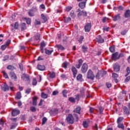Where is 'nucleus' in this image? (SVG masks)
Masks as SVG:
<instances>
[{
  "instance_id": "nucleus-1",
  "label": "nucleus",
  "mask_w": 130,
  "mask_h": 130,
  "mask_svg": "<svg viewBox=\"0 0 130 130\" xmlns=\"http://www.w3.org/2000/svg\"><path fill=\"white\" fill-rule=\"evenodd\" d=\"M87 78L89 80H93L95 78V75L91 69L88 70L87 74Z\"/></svg>"
},
{
  "instance_id": "nucleus-2",
  "label": "nucleus",
  "mask_w": 130,
  "mask_h": 130,
  "mask_svg": "<svg viewBox=\"0 0 130 130\" xmlns=\"http://www.w3.org/2000/svg\"><path fill=\"white\" fill-rule=\"evenodd\" d=\"M82 1H83V0H77V2H81L79 3V4H78V6L79 8L81 9V10H83L86 8V4H87V0H84L85 1H83V2H82Z\"/></svg>"
},
{
  "instance_id": "nucleus-3",
  "label": "nucleus",
  "mask_w": 130,
  "mask_h": 130,
  "mask_svg": "<svg viewBox=\"0 0 130 130\" xmlns=\"http://www.w3.org/2000/svg\"><path fill=\"white\" fill-rule=\"evenodd\" d=\"M67 120L68 123H71L73 124L74 123V121H75V119L74 118V116L71 114H69L67 117Z\"/></svg>"
},
{
  "instance_id": "nucleus-4",
  "label": "nucleus",
  "mask_w": 130,
  "mask_h": 130,
  "mask_svg": "<svg viewBox=\"0 0 130 130\" xmlns=\"http://www.w3.org/2000/svg\"><path fill=\"white\" fill-rule=\"evenodd\" d=\"M113 68L114 71H115L116 73H118V72L120 71V65H119L118 63H115L113 64Z\"/></svg>"
},
{
  "instance_id": "nucleus-5",
  "label": "nucleus",
  "mask_w": 130,
  "mask_h": 130,
  "mask_svg": "<svg viewBox=\"0 0 130 130\" xmlns=\"http://www.w3.org/2000/svg\"><path fill=\"white\" fill-rule=\"evenodd\" d=\"M92 27L91 22L87 23L84 26V30L85 32H90V30H91V28Z\"/></svg>"
},
{
  "instance_id": "nucleus-6",
  "label": "nucleus",
  "mask_w": 130,
  "mask_h": 130,
  "mask_svg": "<svg viewBox=\"0 0 130 130\" xmlns=\"http://www.w3.org/2000/svg\"><path fill=\"white\" fill-rule=\"evenodd\" d=\"M21 80H22V81H25V82H30V77L28 75L24 74L21 76Z\"/></svg>"
},
{
  "instance_id": "nucleus-7",
  "label": "nucleus",
  "mask_w": 130,
  "mask_h": 130,
  "mask_svg": "<svg viewBox=\"0 0 130 130\" xmlns=\"http://www.w3.org/2000/svg\"><path fill=\"white\" fill-rule=\"evenodd\" d=\"M10 76L11 80H13V81H17V79L18 77H17V75L15 72H10Z\"/></svg>"
},
{
  "instance_id": "nucleus-8",
  "label": "nucleus",
  "mask_w": 130,
  "mask_h": 130,
  "mask_svg": "<svg viewBox=\"0 0 130 130\" xmlns=\"http://www.w3.org/2000/svg\"><path fill=\"white\" fill-rule=\"evenodd\" d=\"M11 114L12 116H17V115H19V114H20V111L16 109H13Z\"/></svg>"
},
{
  "instance_id": "nucleus-9",
  "label": "nucleus",
  "mask_w": 130,
  "mask_h": 130,
  "mask_svg": "<svg viewBox=\"0 0 130 130\" xmlns=\"http://www.w3.org/2000/svg\"><path fill=\"white\" fill-rule=\"evenodd\" d=\"M11 26L12 27V30H18L19 29V22L17 21L14 24H12Z\"/></svg>"
},
{
  "instance_id": "nucleus-10",
  "label": "nucleus",
  "mask_w": 130,
  "mask_h": 130,
  "mask_svg": "<svg viewBox=\"0 0 130 130\" xmlns=\"http://www.w3.org/2000/svg\"><path fill=\"white\" fill-rule=\"evenodd\" d=\"M87 70H88V64H87L85 63H83L81 68V72H82V73H86V72H87Z\"/></svg>"
},
{
  "instance_id": "nucleus-11",
  "label": "nucleus",
  "mask_w": 130,
  "mask_h": 130,
  "mask_svg": "<svg viewBox=\"0 0 130 130\" xmlns=\"http://www.w3.org/2000/svg\"><path fill=\"white\" fill-rule=\"evenodd\" d=\"M71 70L73 74L74 78H76V76H77V74H78V70L74 66L72 67Z\"/></svg>"
},
{
  "instance_id": "nucleus-12",
  "label": "nucleus",
  "mask_w": 130,
  "mask_h": 130,
  "mask_svg": "<svg viewBox=\"0 0 130 130\" xmlns=\"http://www.w3.org/2000/svg\"><path fill=\"white\" fill-rule=\"evenodd\" d=\"M45 46H46V44H45V42H44V41L42 42L40 44V49H41V52L42 53H43V52H44L43 49L44 48V47H45Z\"/></svg>"
},
{
  "instance_id": "nucleus-13",
  "label": "nucleus",
  "mask_w": 130,
  "mask_h": 130,
  "mask_svg": "<svg viewBox=\"0 0 130 130\" xmlns=\"http://www.w3.org/2000/svg\"><path fill=\"white\" fill-rule=\"evenodd\" d=\"M112 60H117V59H119L118 52H116L112 55Z\"/></svg>"
},
{
  "instance_id": "nucleus-14",
  "label": "nucleus",
  "mask_w": 130,
  "mask_h": 130,
  "mask_svg": "<svg viewBox=\"0 0 130 130\" xmlns=\"http://www.w3.org/2000/svg\"><path fill=\"white\" fill-rule=\"evenodd\" d=\"M35 11H37V9H30L28 12V14L29 17H34Z\"/></svg>"
},
{
  "instance_id": "nucleus-15",
  "label": "nucleus",
  "mask_w": 130,
  "mask_h": 130,
  "mask_svg": "<svg viewBox=\"0 0 130 130\" xmlns=\"http://www.w3.org/2000/svg\"><path fill=\"white\" fill-rule=\"evenodd\" d=\"M38 70L39 71H45V66L44 65H41L40 64H38L37 65Z\"/></svg>"
},
{
  "instance_id": "nucleus-16",
  "label": "nucleus",
  "mask_w": 130,
  "mask_h": 130,
  "mask_svg": "<svg viewBox=\"0 0 130 130\" xmlns=\"http://www.w3.org/2000/svg\"><path fill=\"white\" fill-rule=\"evenodd\" d=\"M81 107H77L76 108H75L73 112L74 113H78V114H81Z\"/></svg>"
},
{
  "instance_id": "nucleus-17",
  "label": "nucleus",
  "mask_w": 130,
  "mask_h": 130,
  "mask_svg": "<svg viewBox=\"0 0 130 130\" xmlns=\"http://www.w3.org/2000/svg\"><path fill=\"white\" fill-rule=\"evenodd\" d=\"M48 76H49L50 79H54V78H55V73L53 72H49L48 73Z\"/></svg>"
},
{
  "instance_id": "nucleus-18",
  "label": "nucleus",
  "mask_w": 130,
  "mask_h": 130,
  "mask_svg": "<svg viewBox=\"0 0 130 130\" xmlns=\"http://www.w3.org/2000/svg\"><path fill=\"white\" fill-rule=\"evenodd\" d=\"M96 39H97V42H98V43H103V42H104V39H103V38H102L101 36H98Z\"/></svg>"
},
{
  "instance_id": "nucleus-19",
  "label": "nucleus",
  "mask_w": 130,
  "mask_h": 130,
  "mask_svg": "<svg viewBox=\"0 0 130 130\" xmlns=\"http://www.w3.org/2000/svg\"><path fill=\"white\" fill-rule=\"evenodd\" d=\"M81 16H87V12L84 11L83 10L80 11L78 14V17H81Z\"/></svg>"
},
{
  "instance_id": "nucleus-20",
  "label": "nucleus",
  "mask_w": 130,
  "mask_h": 130,
  "mask_svg": "<svg viewBox=\"0 0 130 130\" xmlns=\"http://www.w3.org/2000/svg\"><path fill=\"white\" fill-rule=\"evenodd\" d=\"M123 110L124 114H126L127 115H128L129 114V110L127 109V107H123Z\"/></svg>"
},
{
  "instance_id": "nucleus-21",
  "label": "nucleus",
  "mask_w": 130,
  "mask_h": 130,
  "mask_svg": "<svg viewBox=\"0 0 130 130\" xmlns=\"http://www.w3.org/2000/svg\"><path fill=\"white\" fill-rule=\"evenodd\" d=\"M38 100V98L37 96H34L32 98V105L36 106L37 105V100Z\"/></svg>"
},
{
  "instance_id": "nucleus-22",
  "label": "nucleus",
  "mask_w": 130,
  "mask_h": 130,
  "mask_svg": "<svg viewBox=\"0 0 130 130\" xmlns=\"http://www.w3.org/2000/svg\"><path fill=\"white\" fill-rule=\"evenodd\" d=\"M56 47H57L58 50H64V47L62 46L61 45H56Z\"/></svg>"
},
{
  "instance_id": "nucleus-23",
  "label": "nucleus",
  "mask_w": 130,
  "mask_h": 130,
  "mask_svg": "<svg viewBox=\"0 0 130 130\" xmlns=\"http://www.w3.org/2000/svg\"><path fill=\"white\" fill-rule=\"evenodd\" d=\"M27 29V26H26V23H22L21 24V31H24Z\"/></svg>"
},
{
  "instance_id": "nucleus-24",
  "label": "nucleus",
  "mask_w": 130,
  "mask_h": 130,
  "mask_svg": "<svg viewBox=\"0 0 130 130\" xmlns=\"http://www.w3.org/2000/svg\"><path fill=\"white\" fill-rule=\"evenodd\" d=\"M77 80L78 82H83V76L82 74H79L77 77Z\"/></svg>"
},
{
  "instance_id": "nucleus-25",
  "label": "nucleus",
  "mask_w": 130,
  "mask_h": 130,
  "mask_svg": "<svg viewBox=\"0 0 130 130\" xmlns=\"http://www.w3.org/2000/svg\"><path fill=\"white\" fill-rule=\"evenodd\" d=\"M120 19V15L119 14H118L116 15H115L113 17V21H117V20H119Z\"/></svg>"
},
{
  "instance_id": "nucleus-26",
  "label": "nucleus",
  "mask_w": 130,
  "mask_h": 130,
  "mask_svg": "<svg viewBox=\"0 0 130 130\" xmlns=\"http://www.w3.org/2000/svg\"><path fill=\"white\" fill-rule=\"evenodd\" d=\"M42 19L44 21V22H46L47 21V18L48 17L45 16L44 14H42L41 15Z\"/></svg>"
},
{
  "instance_id": "nucleus-27",
  "label": "nucleus",
  "mask_w": 130,
  "mask_h": 130,
  "mask_svg": "<svg viewBox=\"0 0 130 130\" xmlns=\"http://www.w3.org/2000/svg\"><path fill=\"white\" fill-rule=\"evenodd\" d=\"M82 125L84 128H87V127L89 126V123L87 121H84L83 122Z\"/></svg>"
},
{
  "instance_id": "nucleus-28",
  "label": "nucleus",
  "mask_w": 130,
  "mask_h": 130,
  "mask_svg": "<svg viewBox=\"0 0 130 130\" xmlns=\"http://www.w3.org/2000/svg\"><path fill=\"white\" fill-rule=\"evenodd\" d=\"M124 16L125 18H129L130 17V10H126L125 12Z\"/></svg>"
},
{
  "instance_id": "nucleus-29",
  "label": "nucleus",
  "mask_w": 130,
  "mask_h": 130,
  "mask_svg": "<svg viewBox=\"0 0 130 130\" xmlns=\"http://www.w3.org/2000/svg\"><path fill=\"white\" fill-rule=\"evenodd\" d=\"M102 21L103 23H106V22H109V21H110V19L109 18L104 17L102 18Z\"/></svg>"
},
{
  "instance_id": "nucleus-30",
  "label": "nucleus",
  "mask_w": 130,
  "mask_h": 130,
  "mask_svg": "<svg viewBox=\"0 0 130 130\" xmlns=\"http://www.w3.org/2000/svg\"><path fill=\"white\" fill-rule=\"evenodd\" d=\"M22 98V95H21V92H17L16 93V96H15V99L17 100H20Z\"/></svg>"
},
{
  "instance_id": "nucleus-31",
  "label": "nucleus",
  "mask_w": 130,
  "mask_h": 130,
  "mask_svg": "<svg viewBox=\"0 0 130 130\" xmlns=\"http://www.w3.org/2000/svg\"><path fill=\"white\" fill-rule=\"evenodd\" d=\"M68 100L71 103H76V99H75V98L70 97L69 98Z\"/></svg>"
},
{
  "instance_id": "nucleus-32",
  "label": "nucleus",
  "mask_w": 130,
  "mask_h": 130,
  "mask_svg": "<svg viewBox=\"0 0 130 130\" xmlns=\"http://www.w3.org/2000/svg\"><path fill=\"white\" fill-rule=\"evenodd\" d=\"M69 64H70V63L68 62L67 61H65L62 64V68H64V69H67Z\"/></svg>"
},
{
  "instance_id": "nucleus-33",
  "label": "nucleus",
  "mask_w": 130,
  "mask_h": 130,
  "mask_svg": "<svg viewBox=\"0 0 130 130\" xmlns=\"http://www.w3.org/2000/svg\"><path fill=\"white\" fill-rule=\"evenodd\" d=\"M41 97L43 99H47V98L48 97V94H47L44 92H42L41 93Z\"/></svg>"
},
{
  "instance_id": "nucleus-34",
  "label": "nucleus",
  "mask_w": 130,
  "mask_h": 130,
  "mask_svg": "<svg viewBox=\"0 0 130 130\" xmlns=\"http://www.w3.org/2000/svg\"><path fill=\"white\" fill-rule=\"evenodd\" d=\"M2 90L6 92V91H9V86L7 84H5L4 87L2 88Z\"/></svg>"
},
{
  "instance_id": "nucleus-35",
  "label": "nucleus",
  "mask_w": 130,
  "mask_h": 130,
  "mask_svg": "<svg viewBox=\"0 0 130 130\" xmlns=\"http://www.w3.org/2000/svg\"><path fill=\"white\" fill-rule=\"evenodd\" d=\"M53 52V50L50 51L49 50H47V49H45V52L46 54H48V55L51 54V53H52Z\"/></svg>"
},
{
  "instance_id": "nucleus-36",
  "label": "nucleus",
  "mask_w": 130,
  "mask_h": 130,
  "mask_svg": "<svg viewBox=\"0 0 130 130\" xmlns=\"http://www.w3.org/2000/svg\"><path fill=\"white\" fill-rule=\"evenodd\" d=\"M2 73H3V77L5 79H9V75H8V74L6 73L5 71H2Z\"/></svg>"
},
{
  "instance_id": "nucleus-37",
  "label": "nucleus",
  "mask_w": 130,
  "mask_h": 130,
  "mask_svg": "<svg viewBox=\"0 0 130 130\" xmlns=\"http://www.w3.org/2000/svg\"><path fill=\"white\" fill-rule=\"evenodd\" d=\"M109 50L111 52H114V51H115V46L113 45L110 47Z\"/></svg>"
},
{
  "instance_id": "nucleus-38",
  "label": "nucleus",
  "mask_w": 130,
  "mask_h": 130,
  "mask_svg": "<svg viewBox=\"0 0 130 130\" xmlns=\"http://www.w3.org/2000/svg\"><path fill=\"white\" fill-rule=\"evenodd\" d=\"M32 85L33 86H36L37 85V80L36 78H33L32 81Z\"/></svg>"
},
{
  "instance_id": "nucleus-39",
  "label": "nucleus",
  "mask_w": 130,
  "mask_h": 130,
  "mask_svg": "<svg viewBox=\"0 0 130 130\" xmlns=\"http://www.w3.org/2000/svg\"><path fill=\"white\" fill-rule=\"evenodd\" d=\"M126 72L127 73L125 75V77H127V76H128L130 74L129 67H127V68L126 69Z\"/></svg>"
},
{
  "instance_id": "nucleus-40",
  "label": "nucleus",
  "mask_w": 130,
  "mask_h": 130,
  "mask_svg": "<svg viewBox=\"0 0 130 130\" xmlns=\"http://www.w3.org/2000/svg\"><path fill=\"white\" fill-rule=\"evenodd\" d=\"M117 126L119 128H122V129H123V128H124V126H123V124L121 123H118Z\"/></svg>"
},
{
  "instance_id": "nucleus-41",
  "label": "nucleus",
  "mask_w": 130,
  "mask_h": 130,
  "mask_svg": "<svg viewBox=\"0 0 130 130\" xmlns=\"http://www.w3.org/2000/svg\"><path fill=\"white\" fill-rule=\"evenodd\" d=\"M82 48L83 52H84V53L85 52H87V51L88 50V47H85V46H82Z\"/></svg>"
},
{
  "instance_id": "nucleus-42",
  "label": "nucleus",
  "mask_w": 130,
  "mask_h": 130,
  "mask_svg": "<svg viewBox=\"0 0 130 130\" xmlns=\"http://www.w3.org/2000/svg\"><path fill=\"white\" fill-rule=\"evenodd\" d=\"M62 94L63 97H67V94H68V90H62Z\"/></svg>"
},
{
  "instance_id": "nucleus-43",
  "label": "nucleus",
  "mask_w": 130,
  "mask_h": 130,
  "mask_svg": "<svg viewBox=\"0 0 130 130\" xmlns=\"http://www.w3.org/2000/svg\"><path fill=\"white\" fill-rule=\"evenodd\" d=\"M123 120V118L122 117H119L117 120V123H120L121 121Z\"/></svg>"
},
{
  "instance_id": "nucleus-44",
  "label": "nucleus",
  "mask_w": 130,
  "mask_h": 130,
  "mask_svg": "<svg viewBox=\"0 0 130 130\" xmlns=\"http://www.w3.org/2000/svg\"><path fill=\"white\" fill-rule=\"evenodd\" d=\"M112 78L114 79H117V78H118V74H117L115 73H112Z\"/></svg>"
},
{
  "instance_id": "nucleus-45",
  "label": "nucleus",
  "mask_w": 130,
  "mask_h": 130,
  "mask_svg": "<svg viewBox=\"0 0 130 130\" xmlns=\"http://www.w3.org/2000/svg\"><path fill=\"white\" fill-rule=\"evenodd\" d=\"M46 121H47V118H46V117L43 118L42 123V125H43V124H45Z\"/></svg>"
},
{
  "instance_id": "nucleus-46",
  "label": "nucleus",
  "mask_w": 130,
  "mask_h": 130,
  "mask_svg": "<svg viewBox=\"0 0 130 130\" xmlns=\"http://www.w3.org/2000/svg\"><path fill=\"white\" fill-rule=\"evenodd\" d=\"M71 20V19L70 18V17H67V18L64 17V22L65 23H68V22H70Z\"/></svg>"
},
{
  "instance_id": "nucleus-47",
  "label": "nucleus",
  "mask_w": 130,
  "mask_h": 130,
  "mask_svg": "<svg viewBox=\"0 0 130 130\" xmlns=\"http://www.w3.org/2000/svg\"><path fill=\"white\" fill-rule=\"evenodd\" d=\"M70 16L71 18H75L76 17V15H75V12L74 11H71L70 13Z\"/></svg>"
},
{
  "instance_id": "nucleus-48",
  "label": "nucleus",
  "mask_w": 130,
  "mask_h": 130,
  "mask_svg": "<svg viewBox=\"0 0 130 130\" xmlns=\"http://www.w3.org/2000/svg\"><path fill=\"white\" fill-rule=\"evenodd\" d=\"M30 110H31L32 112H36V108L35 107H30Z\"/></svg>"
},
{
  "instance_id": "nucleus-49",
  "label": "nucleus",
  "mask_w": 130,
  "mask_h": 130,
  "mask_svg": "<svg viewBox=\"0 0 130 130\" xmlns=\"http://www.w3.org/2000/svg\"><path fill=\"white\" fill-rule=\"evenodd\" d=\"M83 40H84V36H81L80 37L79 42L80 43H82Z\"/></svg>"
},
{
  "instance_id": "nucleus-50",
  "label": "nucleus",
  "mask_w": 130,
  "mask_h": 130,
  "mask_svg": "<svg viewBox=\"0 0 130 130\" xmlns=\"http://www.w3.org/2000/svg\"><path fill=\"white\" fill-rule=\"evenodd\" d=\"M7 47H8V46L6 45H3L1 46V49H2V50H5Z\"/></svg>"
},
{
  "instance_id": "nucleus-51",
  "label": "nucleus",
  "mask_w": 130,
  "mask_h": 130,
  "mask_svg": "<svg viewBox=\"0 0 130 130\" xmlns=\"http://www.w3.org/2000/svg\"><path fill=\"white\" fill-rule=\"evenodd\" d=\"M4 124H5V121L3 119H0V125H2L4 126Z\"/></svg>"
},
{
  "instance_id": "nucleus-52",
  "label": "nucleus",
  "mask_w": 130,
  "mask_h": 130,
  "mask_svg": "<svg viewBox=\"0 0 130 130\" xmlns=\"http://www.w3.org/2000/svg\"><path fill=\"white\" fill-rule=\"evenodd\" d=\"M25 20H26V23L28 24V25H30L31 24V19L30 18H25Z\"/></svg>"
},
{
  "instance_id": "nucleus-53",
  "label": "nucleus",
  "mask_w": 130,
  "mask_h": 130,
  "mask_svg": "<svg viewBox=\"0 0 130 130\" xmlns=\"http://www.w3.org/2000/svg\"><path fill=\"white\" fill-rule=\"evenodd\" d=\"M72 8L71 6H68L66 8V12H70L71 10H72Z\"/></svg>"
},
{
  "instance_id": "nucleus-54",
  "label": "nucleus",
  "mask_w": 130,
  "mask_h": 130,
  "mask_svg": "<svg viewBox=\"0 0 130 130\" xmlns=\"http://www.w3.org/2000/svg\"><path fill=\"white\" fill-rule=\"evenodd\" d=\"M10 44H11V40H8L6 42V44L5 45H6V46H9V45H10Z\"/></svg>"
},
{
  "instance_id": "nucleus-55",
  "label": "nucleus",
  "mask_w": 130,
  "mask_h": 130,
  "mask_svg": "<svg viewBox=\"0 0 130 130\" xmlns=\"http://www.w3.org/2000/svg\"><path fill=\"white\" fill-rule=\"evenodd\" d=\"M75 100H77V101H79L80 100V95L76 94L75 95Z\"/></svg>"
},
{
  "instance_id": "nucleus-56",
  "label": "nucleus",
  "mask_w": 130,
  "mask_h": 130,
  "mask_svg": "<svg viewBox=\"0 0 130 130\" xmlns=\"http://www.w3.org/2000/svg\"><path fill=\"white\" fill-rule=\"evenodd\" d=\"M129 80H130V76H128L125 78L124 82L125 83H127V82H129Z\"/></svg>"
},
{
  "instance_id": "nucleus-57",
  "label": "nucleus",
  "mask_w": 130,
  "mask_h": 130,
  "mask_svg": "<svg viewBox=\"0 0 130 130\" xmlns=\"http://www.w3.org/2000/svg\"><path fill=\"white\" fill-rule=\"evenodd\" d=\"M7 69L8 70H13L14 67H13L12 65H9L7 67Z\"/></svg>"
},
{
  "instance_id": "nucleus-58",
  "label": "nucleus",
  "mask_w": 130,
  "mask_h": 130,
  "mask_svg": "<svg viewBox=\"0 0 130 130\" xmlns=\"http://www.w3.org/2000/svg\"><path fill=\"white\" fill-rule=\"evenodd\" d=\"M41 24V22H40V21H38L37 20H35V25H40Z\"/></svg>"
},
{
  "instance_id": "nucleus-59",
  "label": "nucleus",
  "mask_w": 130,
  "mask_h": 130,
  "mask_svg": "<svg viewBox=\"0 0 130 130\" xmlns=\"http://www.w3.org/2000/svg\"><path fill=\"white\" fill-rule=\"evenodd\" d=\"M93 130H98V126L97 124H95L94 126L92 127Z\"/></svg>"
},
{
  "instance_id": "nucleus-60",
  "label": "nucleus",
  "mask_w": 130,
  "mask_h": 130,
  "mask_svg": "<svg viewBox=\"0 0 130 130\" xmlns=\"http://www.w3.org/2000/svg\"><path fill=\"white\" fill-rule=\"evenodd\" d=\"M57 94H58V91L57 90H55L52 92V95L53 96H55V95H57Z\"/></svg>"
},
{
  "instance_id": "nucleus-61",
  "label": "nucleus",
  "mask_w": 130,
  "mask_h": 130,
  "mask_svg": "<svg viewBox=\"0 0 130 130\" xmlns=\"http://www.w3.org/2000/svg\"><path fill=\"white\" fill-rule=\"evenodd\" d=\"M106 85L107 87V88H111L112 85H111V83H109V82H107L106 83Z\"/></svg>"
},
{
  "instance_id": "nucleus-62",
  "label": "nucleus",
  "mask_w": 130,
  "mask_h": 130,
  "mask_svg": "<svg viewBox=\"0 0 130 130\" xmlns=\"http://www.w3.org/2000/svg\"><path fill=\"white\" fill-rule=\"evenodd\" d=\"M40 9H42V10H45V5L44 4H42L40 6Z\"/></svg>"
},
{
  "instance_id": "nucleus-63",
  "label": "nucleus",
  "mask_w": 130,
  "mask_h": 130,
  "mask_svg": "<svg viewBox=\"0 0 130 130\" xmlns=\"http://www.w3.org/2000/svg\"><path fill=\"white\" fill-rule=\"evenodd\" d=\"M30 92H31V88H28L25 91L26 94H29Z\"/></svg>"
},
{
  "instance_id": "nucleus-64",
  "label": "nucleus",
  "mask_w": 130,
  "mask_h": 130,
  "mask_svg": "<svg viewBox=\"0 0 130 130\" xmlns=\"http://www.w3.org/2000/svg\"><path fill=\"white\" fill-rule=\"evenodd\" d=\"M36 40H40V35H36L35 36Z\"/></svg>"
}]
</instances>
